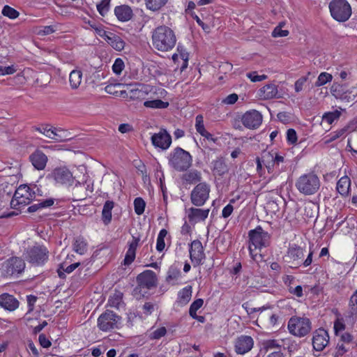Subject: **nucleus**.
Returning a JSON list of instances; mask_svg holds the SVG:
<instances>
[{
  "mask_svg": "<svg viewBox=\"0 0 357 357\" xmlns=\"http://www.w3.org/2000/svg\"><path fill=\"white\" fill-rule=\"evenodd\" d=\"M151 38L154 48L160 52L172 50L177 40L174 31L165 25L159 26L153 29Z\"/></svg>",
  "mask_w": 357,
  "mask_h": 357,
  "instance_id": "f257e3e1",
  "label": "nucleus"
},
{
  "mask_svg": "<svg viewBox=\"0 0 357 357\" xmlns=\"http://www.w3.org/2000/svg\"><path fill=\"white\" fill-rule=\"evenodd\" d=\"M295 186L300 193L304 195H312L319 191L321 181L317 174L310 172L299 176Z\"/></svg>",
  "mask_w": 357,
  "mask_h": 357,
  "instance_id": "f03ea898",
  "label": "nucleus"
},
{
  "mask_svg": "<svg viewBox=\"0 0 357 357\" xmlns=\"http://www.w3.org/2000/svg\"><path fill=\"white\" fill-rule=\"evenodd\" d=\"M250 238L249 252L253 260L257 261V255L253 252L256 249H261L269 245L271 235L264 231L261 226H257L255 229L248 232Z\"/></svg>",
  "mask_w": 357,
  "mask_h": 357,
  "instance_id": "7ed1b4c3",
  "label": "nucleus"
},
{
  "mask_svg": "<svg viewBox=\"0 0 357 357\" xmlns=\"http://www.w3.org/2000/svg\"><path fill=\"white\" fill-rule=\"evenodd\" d=\"M168 158L169 165L178 172H184L192 165L191 155L180 147L175 148Z\"/></svg>",
  "mask_w": 357,
  "mask_h": 357,
  "instance_id": "20e7f679",
  "label": "nucleus"
},
{
  "mask_svg": "<svg viewBox=\"0 0 357 357\" xmlns=\"http://www.w3.org/2000/svg\"><path fill=\"white\" fill-rule=\"evenodd\" d=\"M24 257L31 265L40 266L48 261L49 250L45 245L36 244L25 250Z\"/></svg>",
  "mask_w": 357,
  "mask_h": 357,
  "instance_id": "39448f33",
  "label": "nucleus"
},
{
  "mask_svg": "<svg viewBox=\"0 0 357 357\" xmlns=\"http://www.w3.org/2000/svg\"><path fill=\"white\" fill-rule=\"evenodd\" d=\"M156 274L151 270H146L137 277V286L135 288V294H139L144 296L148 291L157 286Z\"/></svg>",
  "mask_w": 357,
  "mask_h": 357,
  "instance_id": "423d86ee",
  "label": "nucleus"
},
{
  "mask_svg": "<svg viewBox=\"0 0 357 357\" xmlns=\"http://www.w3.org/2000/svg\"><path fill=\"white\" fill-rule=\"evenodd\" d=\"M328 7L331 17L339 22L347 21L352 13L351 7L346 0H332Z\"/></svg>",
  "mask_w": 357,
  "mask_h": 357,
  "instance_id": "0eeeda50",
  "label": "nucleus"
},
{
  "mask_svg": "<svg viewBox=\"0 0 357 357\" xmlns=\"http://www.w3.org/2000/svg\"><path fill=\"white\" fill-rule=\"evenodd\" d=\"M121 317L116 313L112 310H107L98 318L97 326L103 332L119 329L121 326Z\"/></svg>",
  "mask_w": 357,
  "mask_h": 357,
  "instance_id": "6e6552de",
  "label": "nucleus"
},
{
  "mask_svg": "<svg viewBox=\"0 0 357 357\" xmlns=\"http://www.w3.org/2000/svg\"><path fill=\"white\" fill-rule=\"evenodd\" d=\"M312 329V323L307 317H292L288 322V330L294 336L302 337Z\"/></svg>",
  "mask_w": 357,
  "mask_h": 357,
  "instance_id": "1a4fd4ad",
  "label": "nucleus"
},
{
  "mask_svg": "<svg viewBox=\"0 0 357 357\" xmlns=\"http://www.w3.org/2000/svg\"><path fill=\"white\" fill-rule=\"evenodd\" d=\"M34 197L35 193L31 192L28 185H21L15 192L10 202V206L15 209H20L21 207L29 204Z\"/></svg>",
  "mask_w": 357,
  "mask_h": 357,
  "instance_id": "9d476101",
  "label": "nucleus"
},
{
  "mask_svg": "<svg viewBox=\"0 0 357 357\" xmlns=\"http://www.w3.org/2000/svg\"><path fill=\"white\" fill-rule=\"evenodd\" d=\"M25 268L24 261L17 257H13L5 261L1 265V273L5 277H17Z\"/></svg>",
  "mask_w": 357,
  "mask_h": 357,
  "instance_id": "9b49d317",
  "label": "nucleus"
},
{
  "mask_svg": "<svg viewBox=\"0 0 357 357\" xmlns=\"http://www.w3.org/2000/svg\"><path fill=\"white\" fill-rule=\"evenodd\" d=\"M210 185L205 182H200L191 191L190 201L196 206H202L209 198Z\"/></svg>",
  "mask_w": 357,
  "mask_h": 357,
  "instance_id": "f8f14e48",
  "label": "nucleus"
},
{
  "mask_svg": "<svg viewBox=\"0 0 357 357\" xmlns=\"http://www.w3.org/2000/svg\"><path fill=\"white\" fill-rule=\"evenodd\" d=\"M263 116L256 109L247 111L241 116V122L246 128L255 130L262 123Z\"/></svg>",
  "mask_w": 357,
  "mask_h": 357,
  "instance_id": "ddd939ff",
  "label": "nucleus"
},
{
  "mask_svg": "<svg viewBox=\"0 0 357 357\" xmlns=\"http://www.w3.org/2000/svg\"><path fill=\"white\" fill-rule=\"evenodd\" d=\"M47 177L61 185H70L73 183V174L66 167L55 168Z\"/></svg>",
  "mask_w": 357,
  "mask_h": 357,
  "instance_id": "4468645a",
  "label": "nucleus"
},
{
  "mask_svg": "<svg viewBox=\"0 0 357 357\" xmlns=\"http://www.w3.org/2000/svg\"><path fill=\"white\" fill-rule=\"evenodd\" d=\"M190 258L193 266H197L203 264L205 254L202 243L199 240L192 241L190 245Z\"/></svg>",
  "mask_w": 357,
  "mask_h": 357,
  "instance_id": "2eb2a0df",
  "label": "nucleus"
},
{
  "mask_svg": "<svg viewBox=\"0 0 357 357\" xmlns=\"http://www.w3.org/2000/svg\"><path fill=\"white\" fill-rule=\"evenodd\" d=\"M151 141L155 148L167 150L172 144V137L165 128H161L158 133H154Z\"/></svg>",
  "mask_w": 357,
  "mask_h": 357,
  "instance_id": "dca6fc26",
  "label": "nucleus"
},
{
  "mask_svg": "<svg viewBox=\"0 0 357 357\" xmlns=\"http://www.w3.org/2000/svg\"><path fill=\"white\" fill-rule=\"evenodd\" d=\"M329 335L326 330L320 328L316 330L312 337L313 348L321 351L328 344Z\"/></svg>",
  "mask_w": 357,
  "mask_h": 357,
  "instance_id": "f3484780",
  "label": "nucleus"
},
{
  "mask_svg": "<svg viewBox=\"0 0 357 357\" xmlns=\"http://www.w3.org/2000/svg\"><path fill=\"white\" fill-rule=\"evenodd\" d=\"M254 345L253 339L248 335H241L235 340V351L238 354H245L250 351Z\"/></svg>",
  "mask_w": 357,
  "mask_h": 357,
  "instance_id": "a211bd4d",
  "label": "nucleus"
},
{
  "mask_svg": "<svg viewBox=\"0 0 357 357\" xmlns=\"http://www.w3.org/2000/svg\"><path fill=\"white\" fill-rule=\"evenodd\" d=\"M19 301L11 294L3 293L0 295V307L9 312H13L19 307Z\"/></svg>",
  "mask_w": 357,
  "mask_h": 357,
  "instance_id": "6ab92c4d",
  "label": "nucleus"
},
{
  "mask_svg": "<svg viewBox=\"0 0 357 357\" xmlns=\"http://www.w3.org/2000/svg\"><path fill=\"white\" fill-rule=\"evenodd\" d=\"M332 95L342 104L354 103L357 97V91H331Z\"/></svg>",
  "mask_w": 357,
  "mask_h": 357,
  "instance_id": "aec40b11",
  "label": "nucleus"
},
{
  "mask_svg": "<svg viewBox=\"0 0 357 357\" xmlns=\"http://www.w3.org/2000/svg\"><path fill=\"white\" fill-rule=\"evenodd\" d=\"M33 166L38 170H43L47 162V155L40 150H36L29 156Z\"/></svg>",
  "mask_w": 357,
  "mask_h": 357,
  "instance_id": "412c9836",
  "label": "nucleus"
},
{
  "mask_svg": "<svg viewBox=\"0 0 357 357\" xmlns=\"http://www.w3.org/2000/svg\"><path fill=\"white\" fill-rule=\"evenodd\" d=\"M172 59L175 63H180V60L182 61L181 70L183 71L188 65L189 54L183 45L178 44L176 52L172 55Z\"/></svg>",
  "mask_w": 357,
  "mask_h": 357,
  "instance_id": "4be33fe9",
  "label": "nucleus"
},
{
  "mask_svg": "<svg viewBox=\"0 0 357 357\" xmlns=\"http://www.w3.org/2000/svg\"><path fill=\"white\" fill-rule=\"evenodd\" d=\"M209 209H202L191 207L188 211V218L190 222H197L205 220L209 213Z\"/></svg>",
  "mask_w": 357,
  "mask_h": 357,
  "instance_id": "5701e85b",
  "label": "nucleus"
},
{
  "mask_svg": "<svg viewBox=\"0 0 357 357\" xmlns=\"http://www.w3.org/2000/svg\"><path fill=\"white\" fill-rule=\"evenodd\" d=\"M114 14L119 21L128 22L132 17V10L127 5H121L115 7Z\"/></svg>",
  "mask_w": 357,
  "mask_h": 357,
  "instance_id": "b1692460",
  "label": "nucleus"
},
{
  "mask_svg": "<svg viewBox=\"0 0 357 357\" xmlns=\"http://www.w3.org/2000/svg\"><path fill=\"white\" fill-rule=\"evenodd\" d=\"M139 241V238L133 237L132 241L128 243V249L123 260L124 265L128 266L135 260Z\"/></svg>",
  "mask_w": 357,
  "mask_h": 357,
  "instance_id": "393cba45",
  "label": "nucleus"
},
{
  "mask_svg": "<svg viewBox=\"0 0 357 357\" xmlns=\"http://www.w3.org/2000/svg\"><path fill=\"white\" fill-rule=\"evenodd\" d=\"M351 188V179L347 176L341 177L336 185V190L343 197H348Z\"/></svg>",
  "mask_w": 357,
  "mask_h": 357,
  "instance_id": "a878e982",
  "label": "nucleus"
},
{
  "mask_svg": "<svg viewBox=\"0 0 357 357\" xmlns=\"http://www.w3.org/2000/svg\"><path fill=\"white\" fill-rule=\"evenodd\" d=\"M106 41L116 51H121L125 47V42L119 36L109 33Z\"/></svg>",
  "mask_w": 357,
  "mask_h": 357,
  "instance_id": "bb28decb",
  "label": "nucleus"
},
{
  "mask_svg": "<svg viewBox=\"0 0 357 357\" xmlns=\"http://www.w3.org/2000/svg\"><path fill=\"white\" fill-rule=\"evenodd\" d=\"M183 180L188 183H196L202 180V174L197 169H192L183 175Z\"/></svg>",
  "mask_w": 357,
  "mask_h": 357,
  "instance_id": "cd10ccee",
  "label": "nucleus"
},
{
  "mask_svg": "<svg viewBox=\"0 0 357 357\" xmlns=\"http://www.w3.org/2000/svg\"><path fill=\"white\" fill-rule=\"evenodd\" d=\"M287 257L293 261H298L303 258L304 250L301 247L296 245L291 246L288 249Z\"/></svg>",
  "mask_w": 357,
  "mask_h": 357,
  "instance_id": "c85d7f7f",
  "label": "nucleus"
},
{
  "mask_svg": "<svg viewBox=\"0 0 357 357\" xmlns=\"http://www.w3.org/2000/svg\"><path fill=\"white\" fill-rule=\"evenodd\" d=\"M82 73L80 70L75 69L70 72L69 75V82L73 89H77L82 83Z\"/></svg>",
  "mask_w": 357,
  "mask_h": 357,
  "instance_id": "c756f323",
  "label": "nucleus"
},
{
  "mask_svg": "<svg viewBox=\"0 0 357 357\" xmlns=\"http://www.w3.org/2000/svg\"><path fill=\"white\" fill-rule=\"evenodd\" d=\"M114 202L112 201H107L105 202L102 211V221L105 225H107L111 222L112 220V210L114 208Z\"/></svg>",
  "mask_w": 357,
  "mask_h": 357,
  "instance_id": "7c9ffc66",
  "label": "nucleus"
},
{
  "mask_svg": "<svg viewBox=\"0 0 357 357\" xmlns=\"http://www.w3.org/2000/svg\"><path fill=\"white\" fill-rule=\"evenodd\" d=\"M181 275V271L178 266L176 265L171 266L167 273L166 282L168 283L174 284Z\"/></svg>",
  "mask_w": 357,
  "mask_h": 357,
  "instance_id": "2f4dec72",
  "label": "nucleus"
},
{
  "mask_svg": "<svg viewBox=\"0 0 357 357\" xmlns=\"http://www.w3.org/2000/svg\"><path fill=\"white\" fill-rule=\"evenodd\" d=\"M274 155L275 152L264 151L261 156V161L268 172H271L274 166Z\"/></svg>",
  "mask_w": 357,
  "mask_h": 357,
  "instance_id": "473e14b6",
  "label": "nucleus"
},
{
  "mask_svg": "<svg viewBox=\"0 0 357 357\" xmlns=\"http://www.w3.org/2000/svg\"><path fill=\"white\" fill-rule=\"evenodd\" d=\"M73 250L79 255H84L86 252L87 243L83 237L78 236L75 239Z\"/></svg>",
  "mask_w": 357,
  "mask_h": 357,
  "instance_id": "72a5a7b5",
  "label": "nucleus"
},
{
  "mask_svg": "<svg viewBox=\"0 0 357 357\" xmlns=\"http://www.w3.org/2000/svg\"><path fill=\"white\" fill-rule=\"evenodd\" d=\"M283 91H258L257 97L262 100L280 98L283 96Z\"/></svg>",
  "mask_w": 357,
  "mask_h": 357,
  "instance_id": "f704fd0d",
  "label": "nucleus"
},
{
  "mask_svg": "<svg viewBox=\"0 0 357 357\" xmlns=\"http://www.w3.org/2000/svg\"><path fill=\"white\" fill-rule=\"evenodd\" d=\"M108 303L109 306L119 309L123 305V293L121 291H116L109 298Z\"/></svg>",
  "mask_w": 357,
  "mask_h": 357,
  "instance_id": "c9c22d12",
  "label": "nucleus"
},
{
  "mask_svg": "<svg viewBox=\"0 0 357 357\" xmlns=\"http://www.w3.org/2000/svg\"><path fill=\"white\" fill-rule=\"evenodd\" d=\"M227 167L222 159H218L213 162V171L215 174L222 176L227 172Z\"/></svg>",
  "mask_w": 357,
  "mask_h": 357,
  "instance_id": "e433bc0d",
  "label": "nucleus"
},
{
  "mask_svg": "<svg viewBox=\"0 0 357 357\" xmlns=\"http://www.w3.org/2000/svg\"><path fill=\"white\" fill-rule=\"evenodd\" d=\"M168 0H145L147 9L151 11H158L162 8Z\"/></svg>",
  "mask_w": 357,
  "mask_h": 357,
  "instance_id": "4c0bfd02",
  "label": "nucleus"
},
{
  "mask_svg": "<svg viewBox=\"0 0 357 357\" xmlns=\"http://www.w3.org/2000/svg\"><path fill=\"white\" fill-rule=\"evenodd\" d=\"M54 199H52V198L47 199L45 200H43V201L38 203V204H34L30 206L27 208V211L29 213H33V212L37 211L40 208L50 207V206H52L54 204Z\"/></svg>",
  "mask_w": 357,
  "mask_h": 357,
  "instance_id": "58836bf2",
  "label": "nucleus"
},
{
  "mask_svg": "<svg viewBox=\"0 0 357 357\" xmlns=\"http://www.w3.org/2000/svg\"><path fill=\"white\" fill-rule=\"evenodd\" d=\"M84 183L77 182V183L73 188V193L74 195H75L77 200L84 199L88 196V194L84 192Z\"/></svg>",
  "mask_w": 357,
  "mask_h": 357,
  "instance_id": "ea45409f",
  "label": "nucleus"
},
{
  "mask_svg": "<svg viewBox=\"0 0 357 357\" xmlns=\"http://www.w3.org/2000/svg\"><path fill=\"white\" fill-rule=\"evenodd\" d=\"M192 296V287L190 286L185 287L178 293L179 303L185 305L188 303Z\"/></svg>",
  "mask_w": 357,
  "mask_h": 357,
  "instance_id": "a19ab883",
  "label": "nucleus"
},
{
  "mask_svg": "<svg viewBox=\"0 0 357 357\" xmlns=\"http://www.w3.org/2000/svg\"><path fill=\"white\" fill-rule=\"evenodd\" d=\"M144 106L152 109H165L169 106V102L158 99L146 100L144 102Z\"/></svg>",
  "mask_w": 357,
  "mask_h": 357,
  "instance_id": "79ce46f5",
  "label": "nucleus"
},
{
  "mask_svg": "<svg viewBox=\"0 0 357 357\" xmlns=\"http://www.w3.org/2000/svg\"><path fill=\"white\" fill-rule=\"evenodd\" d=\"M333 79V75L326 72H323L319 74L317 77V79L315 82V86L319 87L322 86L324 84L329 83Z\"/></svg>",
  "mask_w": 357,
  "mask_h": 357,
  "instance_id": "37998d69",
  "label": "nucleus"
},
{
  "mask_svg": "<svg viewBox=\"0 0 357 357\" xmlns=\"http://www.w3.org/2000/svg\"><path fill=\"white\" fill-rule=\"evenodd\" d=\"M349 312H348L349 317H352L357 314V289L352 294L349 300Z\"/></svg>",
  "mask_w": 357,
  "mask_h": 357,
  "instance_id": "c03bdc74",
  "label": "nucleus"
},
{
  "mask_svg": "<svg viewBox=\"0 0 357 357\" xmlns=\"http://www.w3.org/2000/svg\"><path fill=\"white\" fill-rule=\"evenodd\" d=\"M70 139V137L69 136V133L61 128H55V133H54V141L61 142H66Z\"/></svg>",
  "mask_w": 357,
  "mask_h": 357,
  "instance_id": "a18cd8bd",
  "label": "nucleus"
},
{
  "mask_svg": "<svg viewBox=\"0 0 357 357\" xmlns=\"http://www.w3.org/2000/svg\"><path fill=\"white\" fill-rule=\"evenodd\" d=\"M284 24V22H280L279 24L273 29L272 36L274 38L287 36L289 33V31L282 29Z\"/></svg>",
  "mask_w": 357,
  "mask_h": 357,
  "instance_id": "49530a36",
  "label": "nucleus"
},
{
  "mask_svg": "<svg viewBox=\"0 0 357 357\" xmlns=\"http://www.w3.org/2000/svg\"><path fill=\"white\" fill-rule=\"evenodd\" d=\"M167 333V329L165 327L162 326L154 330L149 333V338L151 340H159L164 337Z\"/></svg>",
  "mask_w": 357,
  "mask_h": 357,
  "instance_id": "de8ad7c7",
  "label": "nucleus"
},
{
  "mask_svg": "<svg viewBox=\"0 0 357 357\" xmlns=\"http://www.w3.org/2000/svg\"><path fill=\"white\" fill-rule=\"evenodd\" d=\"M2 14L12 20L17 18L20 15L17 10L7 5L3 8Z\"/></svg>",
  "mask_w": 357,
  "mask_h": 357,
  "instance_id": "09e8293b",
  "label": "nucleus"
},
{
  "mask_svg": "<svg viewBox=\"0 0 357 357\" xmlns=\"http://www.w3.org/2000/svg\"><path fill=\"white\" fill-rule=\"evenodd\" d=\"M346 326L342 317H337L334 321V333L335 335H340V333L345 330Z\"/></svg>",
  "mask_w": 357,
  "mask_h": 357,
  "instance_id": "8fccbe9b",
  "label": "nucleus"
},
{
  "mask_svg": "<svg viewBox=\"0 0 357 357\" xmlns=\"http://www.w3.org/2000/svg\"><path fill=\"white\" fill-rule=\"evenodd\" d=\"M146 203L141 197H137L134 200L135 212L137 215H142L144 212Z\"/></svg>",
  "mask_w": 357,
  "mask_h": 357,
  "instance_id": "3c124183",
  "label": "nucleus"
},
{
  "mask_svg": "<svg viewBox=\"0 0 357 357\" xmlns=\"http://www.w3.org/2000/svg\"><path fill=\"white\" fill-rule=\"evenodd\" d=\"M263 347L266 351L276 349H278V351H280L281 345L279 342V340H267L263 342Z\"/></svg>",
  "mask_w": 357,
  "mask_h": 357,
  "instance_id": "603ef678",
  "label": "nucleus"
},
{
  "mask_svg": "<svg viewBox=\"0 0 357 357\" xmlns=\"http://www.w3.org/2000/svg\"><path fill=\"white\" fill-rule=\"evenodd\" d=\"M349 128V126H346L344 128L339 129L336 131H334L330 134V139L326 141L327 143L331 142L333 141H335V139H338L343 135H344Z\"/></svg>",
  "mask_w": 357,
  "mask_h": 357,
  "instance_id": "864d4df0",
  "label": "nucleus"
},
{
  "mask_svg": "<svg viewBox=\"0 0 357 357\" xmlns=\"http://www.w3.org/2000/svg\"><path fill=\"white\" fill-rule=\"evenodd\" d=\"M340 115L341 112L337 110L333 112H328L323 116V120L331 124L335 120L338 119Z\"/></svg>",
  "mask_w": 357,
  "mask_h": 357,
  "instance_id": "5fc2aeb1",
  "label": "nucleus"
},
{
  "mask_svg": "<svg viewBox=\"0 0 357 357\" xmlns=\"http://www.w3.org/2000/svg\"><path fill=\"white\" fill-rule=\"evenodd\" d=\"M125 68L123 61L121 58L115 59L112 65V70L116 75H120Z\"/></svg>",
  "mask_w": 357,
  "mask_h": 357,
  "instance_id": "6e6d98bb",
  "label": "nucleus"
},
{
  "mask_svg": "<svg viewBox=\"0 0 357 357\" xmlns=\"http://www.w3.org/2000/svg\"><path fill=\"white\" fill-rule=\"evenodd\" d=\"M204 301L202 298H197L193 301L189 309L190 316L195 315L197 311L202 307Z\"/></svg>",
  "mask_w": 357,
  "mask_h": 357,
  "instance_id": "4d7b16f0",
  "label": "nucleus"
},
{
  "mask_svg": "<svg viewBox=\"0 0 357 357\" xmlns=\"http://www.w3.org/2000/svg\"><path fill=\"white\" fill-rule=\"evenodd\" d=\"M110 0H102L97 5V10L102 16H105L109 9Z\"/></svg>",
  "mask_w": 357,
  "mask_h": 357,
  "instance_id": "13d9d810",
  "label": "nucleus"
},
{
  "mask_svg": "<svg viewBox=\"0 0 357 357\" xmlns=\"http://www.w3.org/2000/svg\"><path fill=\"white\" fill-rule=\"evenodd\" d=\"M17 68L15 66L11 65L8 66H0V75L5 76L8 75H13L16 73Z\"/></svg>",
  "mask_w": 357,
  "mask_h": 357,
  "instance_id": "bf43d9fd",
  "label": "nucleus"
},
{
  "mask_svg": "<svg viewBox=\"0 0 357 357\" xmlns=\"http://www.w3.org/2000/svg\"><path fill=\"white\" fill-rule=\"evenodd\" d=\"M248 78H249L252 82H257L265 80L267 79V75H259L256 71L248 73L246 74Z\"/></svg>",
  "mask_w": 357,
  "mask_h": 357,
  "instance_id": "052dcab7",
  "label": "nucleus"
},
{
  "mask_svg": "<svg viewBox=\"0 0 357 357\" xmlns=\"http://www.w3.org/2000/svg\"><path fill=\"white\" fill-rule=\"evenodd\" d=\"M287 139L289 144H294L297 142V135L294 129L289 128L287 131Z\"/></svg>",
  "mask_w": 357,
  "mask_h": 357,
  "instance_id": "680f3d73",
  "label": "nucleus"
},
{
  "mask_svg": "<svg viewBox=\"0 0 357 357\" xmlns=\"http://www.w3.org/2000/svg\"><path fill=\"white\" fill-rule=\"evenodd\" d=\"M195 128L197 131L200 134L203 135V132H205L206 129L204 125L203 116L202 115H197L196 116Z\"/></svg>",
  "mask_w": 357,
  "mask_h": 357,
  "instance_id": "e2e57ef3",
  "label": "nucleus"
},
{
  "mask_svg": "<svg viewBox=\"0 0 357 357\" xmlns=\"http://www.w3.org/2000/svg\"><path fill=\"white\" fill-rule=\"evenodd\" d=\"M107 93L110 95H112L115 97H120L123 99L129 101V95L130 91L127 92V91H107Z\"/></svg>",
  "mask_w": 357,
  "mask_h": 357,
  "instance_id": "0e129e2a",
  "label": "nucleus"
},
{
  "mask_svg": "<svg viewBox=\"0 0 357 357\" xmlns=\"http://www.w3.org/2000/svg\"><path fill=\"white\" fill-rule=\"evenodd\" d=\"M349 350V348L347 347L344 343L338 342L336 347V353L335 356L337 357L343 356L346 352H347Z\"/></svg>",
  "mask_w": 357,
  "mask_h": 357,
  "instance_id": "69168bd1",
  "label": "nucleus"
},
{
  "mask_svg": "<svg viewBox=\"0 0 357 357\" xmlns=\"http://www.w3.org/2000/svg\"><path fill=\"white\" fill-rule=\"evenodd\" d=\"M38 341H39L40 344L43 348H49L52 344L51 342L46 337V335L43 333L39 335Z\"/></svg>",
  "mask_w": 357,
  "mask_h": 357,
  "instance_id": "338daca9",
  "label": "nucleus"
},
{
  "mask_svg": "<svg viewBox=\"0 0 357 357\" xmlns=\"http://www.w3.org/2000/svg\"><path fill=\"white\" fill-rule=\"evenodd\" d=\"M55 31V29L53 26H45L42 29H39L38 34L40 36H47L51 34Z\"/></svg>",
  "mask_w": 357,
  "mask_h": 357,
  "instance_id": "774afa93",
  "label": "nucleus"
}]
</instances>
